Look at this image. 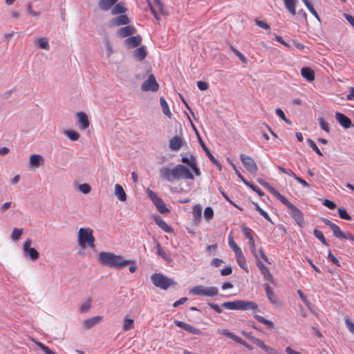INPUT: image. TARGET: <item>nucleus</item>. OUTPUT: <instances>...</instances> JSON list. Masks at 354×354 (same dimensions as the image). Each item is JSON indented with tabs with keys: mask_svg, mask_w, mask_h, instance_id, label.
Returning <instances> with one entry per match:
<instances>
[{
	"mask_svg": "<svg viewBox=\"0 0 354 354\" xmlns=\"http://www.w3.org/2000/svg\"><path fill=\"white\" fill-rule=\"evenodd\" d=\"M160 176L168 182L173 183L178 179H194L191 171L183 165H177L173 169L164 166L160 169Z\"/></svg>",
	"mask_w": 354,
	"mask_h": 354,
	"instance_id": "obj_1",
	"label": "nucleus"
},
{
	"mask_svg": "<svg viewBox=\"0 0 354 354\" xmlns=\"http://www.w3.org/2000/svg\"><path fill=\"white\" fill-rule=\"evenodd\" d=\"M99 262L105 266L116 269H122L130 263H133V260H125L120 255L109 252H101L98 254Z\"/></svg>",
	"mask_w": 354,
	"mask_h": 354,
	"instance_id": "obj_2",
	"label": "nucleus"
},
{
	"mask_svg": "<svg viewBox=\"0 0 354 354\" xmlns=\"http://www.w3.org/2000/svg\"><path fill=\"white\" fill-rule=\"evenodd\" d=\"M93 231L89 227H81L78 231L77 241L80 246L82 248L86 246L95 248V237L93 236Z\"/></svg>",
	"mask_w": 354,
	"mask_h": 354,
	"instance_id": "obj_3",
	"label": "nucleus"
},
{
	"mask_svg": "<svg viewBox=\"0 0 354 354\" xmlns=\"http://www.w3.org/2000/svg\"><path fill=\"white\" fill-rule=\"evenodd\" d=\"M189 293L196 296L214 297L218 294V290L215 286L205 287L200 285L191 288Z\"/></svg>",
	"mask_w": 354,
	"mask_h": 354,
	"instance_id": "obj_4",
	"label": "nucleus"
},
{
	"mask_svg": "<svg viewBox=\"0 0 354 354\" xmlns=\"http://www.w3.org/2000/svg\"><path fill=\"white\" fill-rule=\"evenodd\" d=\"M153 285L162 290H167L169 286L174 284V281L162 274L155 273L151 276Z\"/></svg>",
	"mask_w": 354,
	"mask_h": 354,
	"instance_id": "obj_5",
	"label": "nucleus"
},
{
	"mask_svg": "<svg viewBox=\"0 0 354 354\" xmlns=\"http://www.w3.org/2000/svg\"><path fill=\"white\" fill-rule=\"evenodd\" d=\"M321 220L325 225H328L330 228L333 233V235L336 238H338L339 239H349L351 241L352 236H353L351 232H343L338 225L331 222L328 218L322 217L321 218Z\"/></svg>",
	"mask_w": 354,
	"mask_h": 354,
	"instance_id": "obj_6",
	"label": "nucleus"
},
{
	"mask_svg": "<svg viewBox=\"0 0 354 354\" xmlns=\"http://www.w3.org/2000/svg\"><path fill=\"white\" fill-rule=\"evenodd\" d=\"M32 243L31 239H28L23 245V252L24 257H28L31 260L35 261L39 257V254L34 248H30Z\"/></svg>",
	"mask_w": 354,
	"mask_h": 354,
	"instance_id": "obj_7",
	"label": "nucleus"
},
{
	"mask_svg": "<svg viewBox=\"0 0 354 354\" xmlns=\"http://www.w3.org/2000/svg\"><path fill=\"white\" fill-rule=\"evenodd\" d=\"M240 159L244 167L250 174H255L257 171L258 167L257 166V164L250 156H246L245 154H241L240 156Z\"/></svg>",
	"mask_w": 354,
	"mask_h": 354,
	"instance_id": "obj_8",
	"label": "nucleus"
},
{
	"mask_svg": "<svg viewBox=\"0 0 354 354\" xmlns=\"http://www.w3.org/2000/svg\"><path fill=\"white\" fill-rule=\"evenodd\" d=\"M159 85L157 83L153 75H150L148 80H145L142 86L141 89L142 91H152L155 92L158 90Z\"/></svg>",
	"mask_w": 354,
	"mask_h": 354,
	"instance_id": "obj_9",
	"label": "nucleus"
},
{
	"mask_svg": "<svg viewBox=\"0 0 354 354\" xmlns=\"http://www.w3.org/2000/svg\"><path fill=\"white\" fill-rule=\"evenodd\" d=\"M290 214L294 218L297 224L300 227H303L304 225V214L300 209H299L295 205H293L290 209Z\"/></svg>",
	"mask_w": 354,
	"mask_h": 354,
	"instance_id": "obj_10",
	"label": "nucleus"
},
{
	"mask_svg": "<svg viewBox=\"0 0 354 354\" xmlns=\"http://www.w3.org/2000/svg\"><path fill=\"white\" fill-rule=\"evenodd\" d=\"M335 116L338 123L344 129H348L353 126L351 119L346 115L340 112H336Z\"/></svg>",
	"mask_w": 354,
	"mask_h": 354,
	"instance_id": "obj_11",
	"label": "nucleus"
},
{
	"mask_svg": "<svg viewBox=\"0 0 354 354\" xmlns=\"http://www.w3.org/2000/svg\"><path fill=\"white\" fill-rule=\"evenodd\" d=\"M30 348L35 352H42L44 354H55L44 344L34 340L31 342Z\"/></svg>",
	"mask_w": 354,
	"mask_h": 354,
	"instance_id": "obj_12",
	"label": "nucleus"
},
{
	"mask_svg": "<svg viewBox=\"0 0 354 354\" xmlns=\"http://www.w3.org/2000/svg\"><path fill=\"white\" fill-rule=\"evenodd\" d=\"M258 305L252 301L238 300V310H257Z\"/></svg>",
	"mask_w": 354,
	"mask_h": 354,
	"instance_id": "obj_13",
	"label": "nucleus"
},
{
	"mask_svg": "<svg viewBox=\"0 0 354 354\" xmlns=\"http://www.w3.org/2000/svg\"><path fill=\"white\" fill-rule=\"evenodd\" d=\"M245 335H248L251 342L256 344L257 346L261 348L265 352L268 353H273V349L270 346H266L261 339L256 338L254 337L249 335L246 333H243Z\"/></svg>",
	"mask_w": 354,
	"mask_h": 354,
	"instance_id": "obj_14",
	"label": "nucleus"
},
{
	"mask_svg": "<svg viewBox=\"0 0 354 354\" xmlns=\"http://www.w3.org/2000/svg\"><path fill=\"white\" fill-rule=\"evenodd\" d=\"M183 145V138L176 136L169 140V148L171 151H177L180 150Z\"/></svg>",
	"mask_w": 354,
	"mask_h": 354,
	"instance_id": "obj_15",
	"label": "nucleus"
},
{
	"mask_svg": "<svg viewBox=\"0 0 354 354\" xmlns=\"http://www.w3.org/2000/svg\"><path fill=\"white\" fill-rule=\"evenodd\" d=\"M142 41V37L140 35L129 37L124 40L125 45L129 48H133L138 46Z\"/></svg>",
	"mask_w": 354,
	"mask_h": 354,
	"instance_id": "obj_16",
	"label": "nucleus"
},
{
	"mask_svg": "<svg viewBox=\"0 0 354 354\" xmlns=\"http://www.w3.org/2000/svg\"><path fill=\"white\" fill-rule=\"evenodd\" d=\"M136 32V28L132 26H126L120 28L118 30V35L120 37H127L135 34Z\"/></svg>",
	"mask_w": 354,
	"mask_h": 354,
	"instance_id": "obj_17",
	"label": "nucleus"
},
{
	"mask_svg": "<svg viewBox=\"0 0 354 354\" xmlns=\"http://www.w3.org/2000/svg\"><path fill=\"white\" fill-rule=\"evenodd\" d=\"M78 119V125L81 129H86L89 127V121L87 115L84 112H78L77 113Z\"/></svg>",
	"mask_w": 354,
	"mask_h": 354,
	"instance_id": "obj_18",
	"label": "nucleus"
},
{
	"mask_svg": "<svg viewBox=\"0 0 354 354\" xmlns=\"http://www.w3.org/2000/svg\"><path fill=\"white\" fill-rule=\"evenodd\" d=\"M102 319V316H95L84 320L82 323V326L85 330H89L93 326L97 324Z\"/></svg>",
	"mask_w": 354,
	"mask_h": 354,
	"instance_id": "obj_19",
	"label": "nucleus"
},
{
	"mask_svg": "<svg viewBox=\"0 0 354 354\" xmlns=\"http://www.w3.org/2000/svg\"><path fill=\"white\" fill-rule=\"evenodd\" d=\"M129 23V19L126 15H120L111 19L110 24L112 26H119L127 25Z\"/></svg>",
	"mask_w": 354,
	"mask_h": 354,
	"instance_id": "obj_20",
	"label": "nucleus"
},
{
	"mask_svg": "<svg viewBox=\"0 0 354 354\" xmlns=\"http://www.w3.org/2000/svg\"><path fill=\"white\" fill-rule=\"evenodd\" d=\"M44 162V158L38 154H32L30 157L29 164L32 167L37 168Z\"/></svg>",
	"mask_w": 354,
	"mask_h": 354,
	"instance_id": "obj_21",
	"label": "nucleus"
},
{
	"mask_svg": "<svg viewBox=\"0 0 354 354\" xmlns=\"http://www.w3.org/2000/svg\"><path fill=\"white\" fill-rule=\"evenodd\" d=\"M147 56V51L145 46H142L138 47L133 51V57L137 61H142Z\"/></svg>",
	"mask_w": 354,
	"mask_h": 354,
	"instance_id": "obj_22",
	"label": "nucleus"
},
{
	"mask_svg": "<svg viewBox=\"0 0 354 354\" xmlns=\"http://www.w3.org/2000/svg\"><path fill=\"white\" fill-rule=\"evenodd\" d=\"M154 221L156 224L158 225V227H160L165 232L169 233L172 232L171 227H169L160 216H155Z\"/></svg>",
	"mask_w": 354,
	"mask_h": 354,
	"instance_id": "obj_23",
	"label": "nucleus"
},
{
	"mask_svg": "<svg viewBox=\"0 0 354 354\" xmlns=\"http://www.w3.org/2000/svg\"><path fill=\"white\" fill-rule=\"evenodd\" d=\"M235 257L236 259V262L238 265L245 271L248 272V268L246 263L245 258L242 252V251H240L235 254Z\"/></svg>",
	"mask_w": 354,
	"mask_h": 354,
	"instance_id": "obj_24",
	"label": "nucleus"
},
{
	"mask_svg": "<svg viewBox=\"0 0 354 354\" xmlns=\"http://www.w3.org/2000/svg\"><path fill=\"white\" fill-rule=\"evenodd\" d=\"M263 287L266 293V296L268 299L270 301V303L275 304L277 303V299L274 295V293L271 288V287L269 286L268 283H264Z\"/></svg>",
	"mask_w": 354,
	"mask_h": 354,
	"instance_id": "obj_25",
	"label": "nucleus"
},
{
	"mask_svg": "<svg viewBox=\"0 0 354 354\" xmlns=\"http://www.w3.org/2000/svg\"><path fill=\"white\" fill-rule=\"evenodd\" d=\"M301 74L304 78L309 82L313 81L315 79L314 71L308 67H304L301 70Z\"/></svg>",
	"mask_w": 354,
	"mask_h": 354,
	"instance_id": "obj_26",
	"label": "nucleus"
},
{
	"mask_svg": "<svg viewBox=\"0 0 354 354\" xmlns=\"http://www.w3.org/2000/svg\"><path fill=\"white\" fill-rule=\"evenodd\" d=\"M286 8L292 15H296V4L297 0H283Z\"/></svg>",
	"mask_w": 354,
	"mask_h": 354,
	"instance_id": "obj_27",
	"label": "nucleus"
},
{
	"mask_svg": "<svg viewBox=\"0 0 354 354\" xmlns=\"http://www.w3.org/2000/svg\"><path fill=\"white\" fill-rule=\"evenodd\" d=\"M118 0H100L98 5L101 10L106 11L115 5Z\"/></svg>",
	"mask_w": 354,
	"mask_h": 354,
	"instance_id": "obj_28",
	"label": "nucleus"
},
{
	"mask_svg": "<svg viewBox=\"0 0 354 354\" xmlns=\"http://www.w3.org/2000/svg\"><path fill=\"white\" fill-rule=\"evenodd\" d=\"M271 194L274 196L281 203L286 205L288 209L294 205L289 202L283 195L278 192L275 189L272 190Z\"/></svg>",
	"mask_w": 354,
	"mask_h": 354,
	"instance_id": "obj_29",
	"label": "nucleus"
},
{
	"mask_svg": "<svg viewBox=\"0 0 354 354\" xmlns=\"http://www.w3.org/2000/svg\"><path fill=\"white\" fill-rule=\"evenodd\" d=\"M115 194L120 201L127 200V194L123 187L119 184L115 185Z\"/></svg>",
	"mask_w": 354,
	"mask_h": 354,
	"instance_id": "obj_30",
	"label": "nucleus"
},
{
	"mask_svg": "<svg viewBox=\"0 0 354 354\" xmlns=\"http://www.w3.org/2000/svg\"><path fill=\"white\" fill-rule=\"evenodd\" d=\"M223 335L228 337L229 338L233 339L236 342L240 343L241 344L245 345V346H248V345L243 341L239 337L236 335L234 333L230 332V330L227 329H224L222 330L221 333Z\"/></svg>",
	"mask_w": 354,
	"mask_h": 354,
	"instance_id": "obj_31",
	"label": "nucleus"
},
{
	"mask_svg": "<svg viewBox=\"0 0 354 354\" xmlns=\"http://www.w3.org/2000/svg\"><path fill=\"white\" fill-rule=\"evenodd\" d=\"M160 106L162 111V113L167 115L168 118H171L172 113L169 110V105L166 102L165 99L163 97H160Z\"/></svg>",
	"mask_w": 354,
	"mask_h": 354,
	"instance_id": "obj_32",
	"label": "nucleus"
},
{
	"mask_svg": "<svg viewBox=\"0 0 354 354\" xmlns=\"http://www.w3.org/2000/svg\"><path fill=\"white\" fill-rule=\"evenodd\" d=\"M192 214H193L194 221L195 223H198L200 221V220L201 218V216H202L201 206L200 205H194V207L193 208Z\"/></svg>",
	"mask_w": 354,
	"mask_h": 354,
	"instance_id": "obj_33",
	"label": "nucleus"
},
{
	"mask_svg": "<svg viewBox=\"0 0 354 354\" xmlns=\"http://www.w3.org/2000/svg\"><path fill=\"white\" fill-rule=\"evenodd\" d=\"M153 205L156 206L158 212L162 214H167L169 212V209L166 207L165 202L161 198Z\"/></svg>",
	"mask_w": 354,
	"mask_h": 354,
	"instance_id": "obj_34",
	"label": "nucleus"
},
{
	"mask_svg": "<svg viewBox=\"0 0 354 354\" xmlns=\"http://www.w3.org/2000/svg\"><path fill=\"white\" fill-rule=\"evenodd\" d=\"M254 317L255 319H257L259 322L266 325L268 328H272L274 326V323L272 321L268 320L263 317L261 315H259L257 314L254 315Z\"/></svg>",
	"mask_w": 354,
	"mask_h": 354,
	"instance_id": "obj_35",
	"label": "nucleus"
},
{
	"mask_svg": "<svg viewBox=\"0 0 354 354\" xmlns=\"http://www.w3.org/2000/svg\"><path fill=\"white\" fill-rule=\"evenodd\" d=\"M35 44L42 49L48 50L50 49V45L48 40L46 37H40L35 41Z\"/></svg>",
	"mask_w": 354,
	"mask_h": 354,
	"instance_id": "obj_36",
	"label": "nucleus"
},
{
	"mask_svg": "<svg viewBox=\"0 0 354 354\" xmlns=\"http://www.w3.org/2000/svg\"><path fill=\"white\" fill-rule=\"evenodd\" d=\"M260 272L263 275L264 280L268 281L272 284H274V279L272 274L270 272V270L268 267L265 268Z\"/></svg>",
	"mask_w": 354,
	"mask_h": 354,
	"instance_id": "obj_37",
	"label": "nucleus"
},
{
	"mask_svg": "<svg viewBox=\"0 0 354 354\" xmlns=\"http://www.w3.org/2000/svg\"><path fill=\"white\" fill-rule=\"evenodd\" d=\"M156 250L157 254L160 255L164 260L167 262H170L171 261V258L166 254L158 242L156 243Z\"/></svg>",
	"mask_w": 354,
	"mask_h": 354,
	"instance_id": "obj_38",
	"label": "nucleus"
},
{
	"mask_svg": "<svg viewBox=\"0 0 354 354\" xmlns=\"http://www.w3.org/2000/svg\"><path fill=\"white\" fill-rule=\"evenodd\" d=\"M64 134L66 136L72 141H76L80 137V133L73 130H66L64 132Z\"/></svg>",
	"mask_w": 354,
	"mask_h": 354,
	"instance_id": "obj_39",
	"label": "nucleus"
},
{
	"mask_svg": "<svg viewBox=\"0 0 354 354\" xmlns=\"http://www.w3.org/2000/svg\"><path fill=\"white\" fill-rule=\"evenodd\" d=\"M199 142H200V144H201V147L203 148V149L205 151L207 156H208V158H209V160H211L212 162L213 163H217V160L214 158V156L212 154V153L209 151V150L208 149V148L206 147V145H205V143L203 142V140H201V138H199Z\"/></svg>",
	"mask_w": 354,
	"mask_h": 354,
	"instance_id": "obj_40",
	"label": "nucleus"
},
{
	"mask_svg": "<svg viewBox=\"0 0 354 354\" xmlns=\"http://www.w3.org/2000/svg\"><path fill=\"white\" fill-rule=\"evenodd\" d=\"M127 9L122 6V3H116L111 10V14L113 15L122 14L125 12Z\"/></svg>",
	"mask_w": 354,
	"mask_h": 354,
	"instance_id": "obj_41",
	"label": "nucleus"
},
{
	"mask_svg": "<svg viewBox=\"0 0 354 354\" xmlns=\"http://www.w3.org/2000/svg\"><path fill=\"white\" fill-rule=\"evenodd\" d=\"M313 234L314 236L317 239H319L324 245L326 246H328V243L326 239V238L324 237L323 233L319 230H314L313 231Z\"/></svg>",
	"mask_w": 354,
	"mask_h": 354,
	"instance_id": "obj_42",
	"label": "nucleus"
},
{
	"mask_svg": "<svg viewBox=\"0 0 354 354\" xmlns=\"http://www.w3.org/2000/svg\"><path fill=\"white\" fill-rule=\"evenodd\" d=\"M228 243L230 248L234 251L235 254L240 251H242L241 249L234 242L233 237L231 235L228 236Z\"/></svg>",
	"mask_w": 354,
	"mask_h": 354,
	"instance_id": "obj_43",
	"label": "nucleus"
},
{
	"mask_svg": "<svg viewBox=\"0 0 354 354\" xmlns=\"http://www.w3.org/2000/svg\"><path fill=\"white\" fill-rule=\"evenodd\" d=\"M223 308L229 310H238V300L234 301H227L221 305Z\"/></svg>",
	"mask_w": 354,
	"mask_h": 354,
	"instance_id": "obj_44",
	"label": "nucleus"
},
{
	"mask_svg": "<svg viewBox=\"0 0 354 354\" xmlns=\"http://www.w3.org/2000/svg\"><path fill=\"white\" fill-rule=\"evenodd\" d=\"M338 214L341 218L351 221L352 217L347 213L346 210L344 208L339 207L338 208Z\"/></svg>",
	"mask_w": 354,
	"mask_h": 354,
	"instance_id": "obj_45",
	"label": "nucleus"
},
{
	"mask_svg": "<svg viewBox=\"0 0 354 354\" xmlns=\"http://www.w3.org/2000/svg\"><path fill=\"white\" fill-rule=\"evenodd\" d=\"M22 233H23V229L14 228L12 230V232L11 234V239L13 241H17L19 239Z\"/></svg>",
	"mask_w": 354,
	"mask_h": 354,
	"instance_id": "obj_46",
	"label": "nucleus"
},
{
	"mask_svg": "<svg viewBox=\"0 0 354 354\" xmlns=\"http://www.w3.org/2000/svg\"><path fill=\"white\" fill-rule=\"evenodd\" d=\"M133 319L125 317L124 320V324H123V330H129L133 328Z\"/></svg>",
	"mask_w": 354,
	"mask_h": 354,
	"instance_id": "obj_47",
	"label": "nucleus"
},
{
	"mask_svg": "<svg viewBox=\"0 0 354 354\" xmlns=\"http://www.w3.org/2000/svg\"><path fill=\"white\" fill-rule=\"evenodd\" d=\"M307 142L309 145V146L315 151V153L317 155H319L320 156H323V153H322V151L317 147L316 143L313 140L308 138V139H307Z\"/></svg>",
	"mask_w": 354,
	"mask_h": 354,
	"instance_id": "obj_48",
	"label": "nucleus"
},
{
	"mask_svg": "<svg viewBox=\"0 0 354 354\" xmlns=\"http://www.w3.org/2000/svg\"><path fill=\"white\" fill-rule=\"evenodd\" d=\"M91 299H87L81 306L80 308V310L81 313H86L88 309L91 308Z\"/></svg>",
	"mask_w": 354,
	"mask_h": 354,
	"instance_id": "obj_49",
	"label": "nucleus"
},
{
	"mask_svg": "<svg viewBox=\"0 0 354 354\" xmlns=\"http://www.w3.org/2000/svg\"><path fill=\"white\" fill-rule=\"evenodd\" d=\"M242 231L244 233V234L246 236V238L249 241L254 239L253 232H252V230L250 228H249L247 226H243L242 227Z\"/></svg>",
	"mask_w": 354,
	"mask_h": 354,
	"instance_id": "obj_50",
	"label": "nucleus"
},
{
	"mask_svg": "<svg viewBox=\"0 0 354 354\" xmlns=\"http://www.w3.org/2000/svg\"><path fill=\"white\" fill-rule=\"evenodd\" d=\"M146 193L153 204L160 199L154 192L149 189H147Z\"/></svg>",
	"mask_w": 354,
	"mask_h": 354,
	"instance_id": "obj_51",
	"label": "nucleus"
},
{
	"mask_svg": "<svg viewBox=\"0 0 354 354\" xmlns=\"http://www.w3.org/2000/svg\"><path fill=\"white\" fill-rule=\"evenodd\" d=\"M104 46L106 51V55L107 57H110L111 54L113 53V50L110 41L107 38L104 39Z\"/></svg>",
	"mask_w": 354,
	"mask_h": 354,
	"instance_id": "obj_52",
	"label": "nucleus"
},
{
	"mask_svg": "<svg viewBox=\"0 0 354 354\" xmlns=\"http://www.w3.org/2000/svg\"><path fill=\"white\" fill-rule=\"evenodd\" d=\"M230 48L232 51L243 62L247 63V59L246 57L236 48H235L233 46H230Z\"/></svg>",
	"mask_w": 354,
	"mask_h": 354,
	"instance_id": "obj_53",
	"label": "nucleus"
},
{
	"mask_svg": "<svg viewBox=\"0 0 354 354\" xmlns=\"http://www.w3.org/2000/svg\"><path fill=\"white\" fill-rule=\"evenodd\" d=\"M257 182L265 189H266L270 193H271L272 190L274 189L268 183L266 182L262 178H258Z\"/></svg>",
	"mask_w": 354,
	"mask_h": 354,
	"instance_id": "obj_54",
	"label": "nucleus"
},
{
	"mask_svg": "<svg viewBox=\"0 0 354 354\" xmlns=\"http://www.w3.org/2000/svg\"><path fill=\"white\" fill-rule=\"evenodd\" d=\"M204 216L207 220H211L214 216V211L212 207H207L205 209Z\"/></svg>",
	"mask_w": 354,
	"mask_h": 354,
	"instance_id": "obj_55",
	"label": "nucleus"
},
{
	"mask_svg": "<svg viewBox=\"0 0 354 354\" xmlns=\"http://www.w3.org/2000/svg\"><path fill=\"white\" fill-rule=\"evenodd\" d=\"M79 190L84 194H88L91 192V186L87 183H83L79 185Z\"/></svg>",
	"mask_w": 354,
	"mask_h": 354,
	"instance_id": "obj_56",
	"label": "nucleus"
},
{
	"mask_svg": "<svg viewBox=\"0 0 354 354\" xmlns=\"http://www.w3.org/2000/svg\"><path fill=\"white\" fill-rule=\"evenodd\" d=\"M186 331L190 334H193V335H201V330H199L198 328H195L194 326H192V325H189L188 324L187 328H186Z\"/></svg>",
	"mask_w": 354,
	"mask_h": 354,
	"instance_id": "obj_57",
	"label": "nucleus"
},
{
	"mask_svg": "<svg viewBox=\"0 0 354 354\" xmlns=\"http://www.w3.org/2000/svg\"><path fill=\"white\" fill-rule=\"evenodd\" d=\"M328 259L330 260L336 266H341L339 261L331 253L330 251L328 252Z\"/></svg>",
	"mask_w": 354,
	"mask_h": 354,
	"instance_id": "obj_58",
	"label": "nucleus"
},
{
	"mask_svg": "<svg viewBox=\"0 0 354 354\" xmlns=\"http://www.w3.org/2000/svg\"><path fill=\"white\" fill-rule=\"evenodd\" d=\"M244 183L249 187H250L253 191L256 192L259 194V196H262L264 195L263 192L258 187L252 184H250L248 181H244Z\"/></svg>",
	"mask_w": 354,
	"mask_h": 354,
	"instance_id": "obj_59",
	"label": "nucleus"
},
{
	"mask_svg": "<svg viewBox=\"0 0 354 354\" xmlns=\"http://www.w3.org/2000/svg\"><path fill=\"white\" fill-rule=\"evenodd\" d=\"M319 123L322 129H323L327 133L330 132L328 124L322 118L319 119Z\"/></svg>",
	"mask_w": 354,
	"mask_h": 354,
	"instance_id": "obj_60",
	"label": "nucleus"
},
{
	"mask_svg": "<svg viewBox=\"0 0 354 354\" xmlns=\"http://www.w3.org/2000/svg\"><path fill=\"white\" fill-rule=\"evenodd\" d=\"M249 247L250 249V251L253 256L254 257H257L258 255L257 250H256V245H255V241L254 239L249 241Z\"/></svg>",
	"mask_w": 354,
	"mask_h": 354,
	"instance_id": "obj_61",
	"label": "nucleus"
},
{
	"mask_svg": "<svg viewBox=\"0 0 354 354\" xmlns=\"http://www.w3.org/2000/svg\"><path fill=\"white\" fill-rule=\"evenodd\" d=\"M345 324L349 331L354 333V323L347 317L345 318Z\"/></svg>",
	"mask_w": 354,
	"mask_h": 354,
	"instance_id": "obj_62",
	"label": "nucleus"
},
{
	"mask_svg": "<svg viewBox=\"0 0 354 354\" xmlns=\"http://www.w3.org/2000/svg\"><path fill=\"white\" fill-rule=\"evenodd\" d=\"M276 114L281 118L282 119L283 121H285L286 123L288 124H290V120H288L286 118V115H285V113L284 112L280 109V108H277L276 109Z\"/></svg>",
	"mask_w": 354,
	"mask_h": 354,
	"instance_id": "obj_63",
	"label": "nucleus"
},
{
	"mask_svg": "<svg viewBox=\"0 0 354 354\" xmlns=\"http://www.w3.org/2000/svg\"><path fill=\"white\" fill-rule=\"evenodd\" d=\"M256 24L259 26L260 28L265 29V30H270V26L263 21L259 20L257 19H255Z\"/></svg>",
	"mask_w": 354,
	"mask_h": 354,
	"instance_id": "obj_64",
	"label": "nucleus"
}]
</instances>
